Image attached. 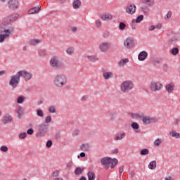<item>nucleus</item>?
Masks as SVG:
<instances>
[{
    "mask_svg": "<svg viewBox=\"0 0 180 180\" xmlns=\"http://www.w3.org/2000/svg\"><path fill=\"white\" fill-rule=\"evenodd\" d=\"M13 118L11 115H5L3 117L2 122L4 124H8V123H11L12 122Z\"/></svg>",
    "mask_w": 180,
    "mask_h": 180,
    "instance_id": "b1692460",
    "label": "nucleus"
},
{
    "mask_svg": "<svg viewBox=\"0 0 180 180\" xmlns=\"http://www.w3.org/2000/svg\"><path fill=\"white\" fill-rule=\"evenodd\" d=\"M125 49H131L134 46V39L133 38H127L124 41Z\"/></svg>",
    "mask_w": 180,
    "mask_h": 180,
    "instance_id": "4468645a",
    "label": "nucleus"
},
{
    "mask_svg": "<svg viewBox=\"0 0 180 180\" xmlns=\"http://www.w3.org/2000/svg\"><path fill=\"white\" fill-rule=\"evenodd\" d=\"M78 134H79V130L75 129V131H73L72 136H78Z\"/></svg>",
    "mask_w": 180,
    "mask_h": 180,
    "instance_id": "4d7b16f0",
    "label": "nucleus"
},
{
    "mask_svg": "<svg viewBox=\"0 0 180 180\" xmlns=\"http://www.w3.org/2000/svg\"><path fill=\"white\" fill-rule=\"evenodd\" d=\"M8 6L11 11H15L19 8V0H9Z\"/></svg>",
    "mask_w": 180,
    "mask_h": 180,
    "instance_id": "f8f14e48",
    "label": "nucleus"
},
{
    "mask_svg": "<svg viewBox=\"0 0 180 180\" xmlns=\"http://www.w3.org/2000/svg\"><path fill=\"white\" fill-rule=\"evenodd\" d=\"M85 155H86L85 153L82 152V153H80L79 155L77 156V158H79L80 157L84 158V157H85Z\"/></svg>",
    "mask_w": 180,
    "mask_h": 180,
    "instance_id": "e2e57ef3",
    "label": "nucleus"
},
{
    "mask_svg": "<svg viewBox=\"0 0 180 180\" xmlns=\"http://www.w3.org/2000/svg\"><path fill=\"white\" fill-rule=\"evenodd\" d=\"M41 40L40 39H31L29 43L30 44H31V46H36V44H39V43H41Z\"/></svg>",
    "mask_w": 180,
    "mask_h": 180,
    "instance_id": "2f4dec72",
    "label": "nucleus"
},
{
    "mask_svg": "<svg viewBox=\"0 0 180 180\" xmlns=\"http://www.w3.org/2000/svg\"><path fill=\"white\" fill-rule=\"evenodd\" d=\"M171 53L173 56H176L178 54H179V49H178L177 47H174L172 49Z\"/></svg>",
    "mask_w": 180,
    "mask_h": 180,
    "instance_id": "c9c22d12",
    "label": "nucleus"
},
{
    "mask_svg": "<svg viewBox=\"0 0 180 180\" xmlns=\"http://www.w3.org/2000/svg\"><path fill=\"white\" fill-rule=\"evenodd\" d=\"M119 29L120 30H124L126 29V24L123 22H120Z\"/></svg>",
    "mask_w": 180,
    "mask_h": 180,
    "instance_id": "c03bdc74",
    "label": "nucleus"
},
{
    "mask_svg": "<svg viewBox=\"0 0 180 180\" xmlns=\"http://www.w3.org/2000/svg\"><path fill=\"white\" fill-rule=\"evenodd\" d=\"M96 26H97V27H101V26H102V22H101V20H97V22H96Z\"/></svg>",
    "mask_w": 180,
    "mask_h": 180,
    "instance_id": "13d9d810",
    "label": "nucleus"
},
{
    "mask_svg": "<svg viewBox=\"0 0 180 180\" xmlns=\"http://www.w3.org/2000/svg\"><path fill=\"white\" fill-rule=\"evenodd\" d=\"M82 151H89L91 150V146L89 143H83L80 146Z\"/></svg>",
    "mask_w": 180,
    "mask_h": 180,
    "instance_id": "393cba45",
    "label": "nucleus"
},
{
    "mask_svg": "<svg viewBox=\"0 0 180 180\" xmlns=\"http://www.w3.org/2000/svg\"><path fill=\"white\" fill-rule=\"evenodd\" d=\"M139 11L143 13V15H150V7L146 5H142L139 7Z\"/></svg>",
    "mask_w": 180,
    "mask_h": 180,
    "instance_id": "aec40b11",
    "label": "nucleus"
},
{
    "mask_svg": "<svg viewBox=\"0 0 180 180\" xmlns=\"http://www.w3.org/2000/svg\"><path fill=\"white\" fill-rule=\"evenodd\" d=\"M20 83V75L18 72L15 75L11 77L8 85L13 88V89H16V87L18 86Z\"/></svg>",
    "mask_w": 180,
    "mask_h": 180,
    "instance_id": "423d86ee",
    "label": "nucleus"
},
{
    "mask_svg": "<svg viewBox=\"0 0 180 180\" xmlns=\"http://www.w3.org/2000/svg\"><path fill=\"white\" fill-rule=\"evenodd\" d=\"M165 180H172V177H171V176L165 177Z\"/></svg>",
    "mask_w": 180,
    "mask_h": 180,
    "instance_id": "774afa93",
    "label": "nucleus"
},
{
    "mask_svg": "<svg viewBox=\"0 0 180 180\" xmlns=\"http://www.w3.org/2000/svg\"><path fill=\"white\" fill-rule=\"evenodd\" d=\"M101 164L103 167H105V169H109V165H110L111 169H113L117 164H119V160L116 158L112 159L110 157H105L101 158Z\"/></svg>",
    "mask_w": 180,
    "mask_h": 180,
    "instance_id": "f03ea898",
    "label": "nucleus"
},
{
    "mask_svg": "<svg viewBox=\"0 0 180 180\" xmlns=\"http://www.w3.org/2000/svg\"><path fill=\"white\" fill-rule=\"evenodd\" d=\"M52 178L53 180L58 179L61 177H60V171L56 170L52 174Z\"/></svg>",
    "mask_w": 180,
    "mask_h": 180,
    "instance_id": "7c9ffc66",
    "label": "nucleus"
},
{
    "mask_svg": "<svg viewBox=\"0 0 180 180\" xmlns=\"http://www.w3.org/2000/svg\"><path fill=\"white\" fill-rule=\"evenodd\" d=\"M144 19V15H139L136 20H132V23H141Z\"/></svg>",
    "mask_w": 180,
    "mask_h": 180,
    "instance_id": "cd10ccee",
    "label": "nucleus"
},
{
    "mask_svg": "<svg viewBox=\"0 0 180 180\" xmlns=\"http://www.w3.org/2000/svg\"><path fill=\"white\" fill-rule=\"evenodd\" d=\"M72 32H73L74 33L78 32V28L77 27H72Z\"/></svg>",
    "mask_w": 180,
    "mask_h": 180,
    "instance_id": "69168bd1",
    "label": "nucleus"
},
{
    "mask_svg": "<svg viewBox=\"0 0 180 180\" xmlns=\"http://www.w3.org/2000/svg\"><path fill=\"white\" fill-rule=\"evenodd\" d=\"M37 115L38 117H44V112H43V110L41 109H38L37 110Z\"/></svg>",
    "mask_w": 180,
    "mask_h": 180,
    "instance_id": "4c0bfd02",
    "label": "nucleus"
},
{
    "mask_svg": "<svg viewBox=\"0 0 180 180\" xmlns=\"http://www.w3.org/2000/svg\"><path fill=\"white\" fill-rule=\"evenodd\" d=\"M1 33L0 34V43H4L6 39H9L11 37V35L12 33H13V30H15V28L12 27V25H8V27L1 25Z\"/></svg>",
    "mask_w": 180,
    "mask_h": 180,
    "instance_id": "f257e3e1",
    "label": "nucleus"
},
{
    "mask_svg": "<svg viewBox=\"0 0 180 180\" xmlns=\"http://www.w3.org/2000/svg\"><path fill=\"white\" fill-rule=\"evenodd\" d=\"M15 112L17 113L18 119H22L23 113H25V109H23L22 106L17 105L15 106Z\"/></svg>",
    "mask_w": 180,
    "mask_h": 180,
    "instance_id": "f3484780",
    "label": "nucleus"
},
{
    "mask_svg": "<svg viewBox=\"0 0 180 180\" xmlns=\"http://www.w3.org/2000/svg\"><path fill=\"white\" fill-rule=\"evenodd\" d=\"M101 18L102 20H112L113 15L109 13H103L101 15Z\"/></svg>",
    "mask_w": 180,
    "mask_h": 180,
    "instance_id": "5701e85b",
    "label": "nucleus"
},
{
    "mask_svg": "<svg viewBox=\"0 0 180 180\" xmlns=\"http://www.w3.org/2000/svg\"><path fill=\"white\" fill-rule=\"evenodd\" d=\"M131 127L133 129V130H139L140 129V125L137 122H133L131 124Z\"/></svg>",
    "mask_w": 180,
    "mask_h": 180,
    "instance_id": "e433bc0d",
    "label": "nucleus"
},
{
    "mask_svg": "<svg viewBox=\"0 0 180 180\" xmlns=\"http://www.w3.org/2000/svg\"><path fill=\"white\" fill-rule=\"evenodd\" d=\"M49 124V123H51V115H48L45 118V124Z\"/></svg>",
    "mask_w": 180,
    "mask_h": 180,
    "instance_id": "09e8293b",
    "label": "nucleus"
},
{
    "mask_svg": "<svg viewBox=\"0 0 180 180\" xmlns=\"http://www.w3.org/2000/svg\"><path fill=\"white\" fill-rule=\"evenodd\" d=\"M178 40L177 38H174V39H169V43H171L172 44H174V43H176V41Z\"/></svg>",
    "mask_w": 180,
    "mask_h": 180,
    "instance_id": "bf43d9fd",
    "label": "nucleus"
},
{
    "mask_svg": "<svg viewBox=\"0 0 180 180\" xmlns=\"http://www.w3.org/2000/svg\"><path fill=\"white\" fill-rule=\"evenodd\" d=\"M140 154L141 155H147V154H148V149L145 148L141 150Z\"/></svg>",
    "mask_w": 180,
    "mask_h": 180,
    "instance_id": "a18cd8bd",
    "label": "nucleus"
},
{
    "mask_svg": "<svg viewBox=\"0 0 180 180\" xmlns=\"http://www.w3.org/2000/svg\"><path fill=\"white\" fill-rule=\"evenodd\" d=\"M133 88H134V84H133L131 80L124 81L120 84V91L123 94L130 92Z\"/></svg>",
    "mask_w": 180,
    "mask_h": 180,
    "instance_id": "20e7f679",
    "label": "nucleus"
},
{
    "mask_svg": "<svg viewBox=\"0 0 180 180\" xmlns=\"http://www.w3.org/2000/svg\"><path fill=\"white\" fill-rule=\"evenodd\" d=\"M112 154H117L119 153V149L115 148L111 150Z\"/></svg>",
    "mask_w": 180,
    "mask_h": 180,
    "instance_id": "680f3d73",
    "label": "nucleus"
},
{
    "mask_svg": "<svg viewBox=\"0 0 180 180\" xmlns=\"http://www.w3.org/2000/svg\"><path fill=\"white\" fill-rule=\"evenodd\" d=\"M33 133H34V130H33L32 128L27 131V134H29L30 136H32Z\"/></svg>",
    "mask_w": 180,
    "mask_h": 180,
    "instance_id": "864d4df0",
    "label": "nucleus"
},
{
    "mask_svg": "<svg viewBox=\"0 0 180 180\" xmlns=\"http://www.w3.org/2000/svg\"><path fill=\"white\" fill-rule=\"evenodd\" d=\"M172 137H175V139H180V133H178L175 131H172L170 132Z\"/></svg>",
    "mask_w": 180,
    "mask_h": 180,
    "instance_id": "f704fd0d",
    "label": "nucleus"
},
{
    "mask_svg": "<svg viewBox=\"0 0 180 180\" xmlns=\"http://www.w3.org/2000/svg\"><path fill=\"white\" fill-rule=\"evenodd\" d=\"M136 9L137 7L135 4H130L125 8V13L127 15H134V13H136Z\"/></svg>",
    "mask_w": 180,
    "mask_h": 180,
    "instance_id": "ddd939ff",
    "label": "nucleus"
},
{
    "mask_svg": "<svg viewBox=\"0 0 180 180\" xmlns=\"http://www.w3.org/2000/svg\"><path fill=\"white\" fill-rule=\"evenodd\" d=\"M49 131V125L42 122L38 127V132L37 133V137H44Z\"/></svg>",
    "mask_w": 180,
    "mask_h": 180,
    "instance_id": "6e6552de",
    "label": "nucleus"
},
{
    "mask_svg": "<svg viewBox=\"0 0 180 180\" xmlns=\"http://www.w3.org/2000/svg\"><path fill=\"white\" fill-rule=\"evenodd\" d=\"M110 49V42H102L99 45V49L102 53H106Z\"/></svg>",
    "mask_w": 180,
    "mask_h": 180,
    "instance_id": "2eb2a0df",
    "label": "nucleus"
},
{
    "mask_svg": "<svg viewBox=\"0 0 180 180\" xmlns=\"http://www.w3.org/2000/svg\"><path fill=\"white\" fill-rule=\"evenodd\" d=\"M5 74H6V71L5 70L0 71V77H3V75H5Z\"/></svg>",
    "mask_w": 180,
    "mask_h": 180,
    "instance_id": "338daca9",
    "label": "nucleus"
},
{
    "mask_svg": "<svg viewBox=\"0 0 180 180\" xmlns=\"http://www.w3.org/2000/svg\"><path fill=\"white\" fill-rule=\"evenodd\" d=\"M27 134L26 132H23L19 134V139L22 140L23 139H26Z\"/></svg>",
    "mask_w": 180,
    "mask_h": 180,
    "instance_id": "49530a36",
    "label": "nucleus"
},
{
    "mask_svg": "<svg viewBox=\"0 0 180 180\" xmlns=\"http://www.w3.org/2000/svg\"><path fill=\"white\" fill-rule=\"evenodd\" d=\"M49 112L50 113H56V107L53 105H51L49 108Z\"/></svg>",
    "mask_w": 180,
    "mask_h": 180,
    "instance_id": "de8ad7c7",
    "label": "nucleus"
},
{
    "mask_svg": "<svg viewBox=\"0 0 180 180\" xmlns=\"http://www.w3.org/2000/svg\"><path fill=\"white\" fill-rule=\"evenodd\" d=\"M179 123H180V118H176L174 121V125L178 126V124H179Z\"/></svg>",
    "mask_w": 180,
    "mask_h": 180,
    "instance_id": "052dcab7",
    "label": "nucleus"
},
{
    "mask_svg": "<svg viewBox=\"0 0 180 180\" xmlns=\"http://www.w3.org/2000/svg\"><path fill=\"white\" fill-rule=\"evenodd\" d=\"M148 57V53L146 51H142L138 56V60L139 61H144Z\"/></svg>",
    "mask_w": 180,
    "mask_h": 180,
    "instance_id": "6ab92c4d",
    "label": "nucleus"
},
{
    "mask_svg": "<svg viewBox=\"0 0 180 180\" xmlns=\"http://www.w3.org/2000/svg\"><path fill=\"white\" fill-rule=\"evenodd\" d=\"M128 62H129V58H124V59L120 60L118 62V64L120 67H123V65H124V64H127Z\"/></svg>",
    "mask_w": 180,
    "mask_h": 180,
    "instance_id": "473e14b6",
    "label": "nucleus"
},
{
    "mask_svg": "<svg viewBox=\"0 0 180 180\" xmlns=\"http://www.w3.org/2000/svg\"><path fill=\"white\" fill-rule=\"evenodd\" d=\"M26 98L23 96H19L18 98H17V102L18 103H23L25 102V99Z\"/></svg>",
    "mask_w": 180,
    "mask_h": 180,
    "instance_id": "ea45409f",
    "label": "nucleus"
},
{
    "mask_svg": "<svg viewBox=\"0 0 180 180\" xmlns=\"http://www.w3.org/2000/svg\"><path fill=\"white\" fill-rule=\"evenodd\" d=\"M46 147L48 148H50V147H51V146H53V141H51V140H49L47 142H46Z\"/></svg>",
    "mask_w": 180,
    "mask_h": 180,
    "instance_id": "3c124183",
    "label": "nucleus"
},
{
    "mask_svg": "<svg viewBox=\"0 0 180 180\" xmlns=\"http://www.w3.org/2000/svg\"><path fill=\"white\" fill-rule=\"evenodd\" d=\"M88 60H89V61H93L95 62L96 61V60H98V58L96 57L95 56H87Z\"/></svg>",
    "mask_w": 180,
    "mask_h": 180,
    "instance_id": "37998d69",
    "label": "nucleus"
},
{
    "mask_svg": "<svg viewBox=\"0 0 180 180\" xmlns=\"http://www.w3.org/2000/svg\"><path fill=\"white\" fill-rule=\"evenodd\" d=\"M67 82H68V79L64 74L57 75L53 78V85H55L56 88H63L65 86Z\"/></svg>",
    "mask_w": 180,
    "mask_h": 180,
    "instance_id": "7ed1b4c3",
    "label": "nucleus"
},
{
    "mask_svg": "<svg viewBox=\"0 0 180 180\" xmlns=\"http://www.w3.org/2000/svg\"><path fill=\"white\" fill-rule=\"evenodd\" d=\"M66 53L67 54H68V56H72V54H74V49L72 48H68L66 50Z\"/></svg>",
    "mask_w": 180,
    "mask_h": 180,
    "instance_id": "a19ab883",
    "label": "nucleus"
},
{
    "mask_svg": "<svg viewBox=\"0 0 180 180\" xmlns=\"http://www.w3.org/2000/svg\"><path fill=\"white\" fill-rule=\"evenodd\" d=\"M148 168H149V169H155V168H157V161L155 160L151 161L149 163Z\"/></svg>",
    "mask_w": 180,
    "mask_h": 180,
    "instance_id": "c85d7f7f",
    "label": "nucleus"
},
{
    "mask_svg": "<svg viewBox=\"0 0 180 180\" xmlns=\"http://www.w3.org/2000/svg\"><path fill=\"white\" fill-rule=\"evenodd\" d=\"M124 168V166H121V167H120V169H119V172H120V174H123Z\"/></svg>",
    "mask_w": 180,
    "mask_h": 180,
    "instance_id": "0e129e2a",
    "label": "nucleus"
},
{
    "mask_svg": "<svg viewBox=\"0 0 180 180\" xmlns=\"http://www.w3.org/2000/svg\"><path fill=\"white\" fill-rule=\"evenodd\" d=\"M165 91L167 92V94H172L174 91H175V84L174 83H169L165 85Z\"/></svg>",
    "mask_w": 180,
    "mask_h": 180,
    "instance_id": "a211bd4d",
    "label": "nucleus"
},
{
    "mask_svg": "<svg viewBox=\"0 0 180 180\" xmlns=\"http://www.w3.org/2000/svg\"><path fill=\"white\" fill-rule=\"evenodd\" d=\"M155 29H158V30H160V29H162V24H157L156 25H155Z\"/></svg>",
    "mask_w": 180,
    "mask_h": 180,
    "instance_id": "603ef678",
    "label": "nucleus"
},
{
    "mask_svg": "<svg viewBox=\"0 0 180 180\" xmlns=\"http://www.w3.org/2000/svg\"><path fill=\"white\" fill-rule=\"evenodd\" d=\"M81 6V1L79 0H74L72 1L73 9H79Z\"/></svg>",
    "mask_w": 180,
    "mask_h": 180,
    "instance_id": "a878e982",
    "label": "nucleus"
},
{
    "mask_svg": "<svg viewBox=\"0 0 180 180\" xmlns=\"http://www.w3.org/2000/svg\"><path fill=\"white\" fill-rule=\"evenodd\" d=\"M0 150H1V151L2 153H7V151H8V146H2L1 147V148H0Z\"/></svg>",
    "mask_w": 180,
    "mask_h": 180,
    "instance_id": "8fccbe9b",
    "label": "nucleus"
},
{
    "mask_svg": "<svg viewBox=\"0 0 180 180\" xmlns=\"http://www.w3.org/2000/svg\"><path fill=\"white\" fill-rule=\"evenodd\" d=\"M148 29L149 32H153L155 30V25H150Z\"/></svg>",
    "mask_w": 180,
    "mask_h": 180,
    "instance_id": "5fc2aeb1",
    "label": "nucleus"
},
{
    "mask_svg": "<svg viewBox=\"0 0 180 180\" xmlns=\"http://www.w3.org/2000/svg\"><path fill=\"white\" fill-rule=\"evenodd\" d=\"M149 88L152 92H155L157 91H161L162 89V84L157 82H152L150 84Z\"/></svg>",
    "mask_w": 180,
    "mask_h": 180,
    "instance_id": "9b49d317",
    "label": "nucleus"
},
{
    "mask_svg": "<svg viewBox=\"0 0 180 180\" xmlns=\"http://www.w3.org/2000/svg\"><path fill=\"white\" fill-rule=\"evenodd\" d=\"M172 16V11H169L165 15V20H168L171 19V17Z\"/></svg>",
    "mask_w": 180,
    "mask_h": 180,
    "instance_id": "58836bf2",
    "label": "nucleus"
},
{
    "mask_svg": "<svg viewBox=\"0 0 180 180\" xmlns=\"http://www.w3.org/2000/svg\"><path fill=\"white\" fill-rule=\"evenodd\" d=\"M103 77L105 79H110V78H113V73L112 72H104L103 73Z\"/></svg>",
    "mask_w": 180,
    "mask_h": 180,
    "instance_id": "bb28decb",
    "label": "nucleus"
},
{
    "mask_svg": "<svg viewBox=\"0 0 180 180\" xmlns=\"http://www.w3.org/2000/svg\"><path fill=\"white\" fill-rule=\"evenodd\" d=\"M158 122V119L155 117H150L148 115H143L142 117V123L144 126H148V124H151V123H157Z\"/></svg>",
    "mask_w": 180,
    "mask_h": 180,
    "instance_id": "1a4fd4ad",
    "label": "nucleus"
},
{
    "mask_svg": "<svg viewBox=\"0 0 180 180\" xmlns=\"http://www.w3.org/2000/svg\"><path fill=\"white\" fill-rule=\"evenodd\" d=\"M146 4L148 6H153L154 5V0H150Z\"/></svg>",
    "mask_w": 180,
    "mask_h": 180,
    "instance_id": "6e6d98bb",
    "label": "nucleus"
},
{
    "mask_svg": "<svg viewBox=\"0 0 180 180\" xmlns=\"http://www.w3.org/2000/svg\"><path fill=\"white\" fill-rule=\"evenodd\" d=\"M18 18H19L18 13H14L11 15L7 16L3 20L1 25H3V26H6V27H8V26H11V27H13L11 22H15V20H18Z\"/></svg>",
    "mask_w": 180,
    "mask_h": 180,
    "instance_id": "39448f33",
    "label": "nucleus"
},
{
    "mask_svg": "<svg viewBox=\"0 0 180 180\" xmlns=\"http://www.w3.org/2000/svg\"><path fill=\"white\" fill-rule=\"evenodd\" d=\"M126 137V132L121 131L114 137V140L115 141H119L120 140H123Z\"/></svg>",
    "mask_w": 180,
    "mask_h": 180,
    "instance_id": "412c9836",
    "label": "nucleus"
},
{
    "mask_svg": "<svg viewBox=\"0 0 180 180\" xmlns=\"http://www.w3.org/2000/svg\"><path fill=\"white\" fill-rule=\"evenodd\" d=\"M49 64L54 70H61L63 68V63L60 61L58 56H53L50 60Z\"/></svg>",
    "mask_w": 180,
    "mask_h": 180,
    "instance_id": "0eeeda50",
    "label": "nucleus"
},
{
    "mask_svg": "<svg viewBox=\"0 0 180 180\" xmlns=\"http://www.w3.org/2000/svg\"><path fill=\"white\" fill-rule=\"evenodd\" d=\"M129 116L134 119L135 120H139V119H142L144 117V112H131L129 113Z\"/></svg>",
    "mask_w": 180,
    "mask_h": 180,
    "instance_id": "dca6fc26",
    "label": "nucleus"
},
{
    "mask_svg": "<svg viewBox=\"0 0 180 180\" xmlns=\"http://www.w3.org/2000/svg\"><path fill=\"white\" fill-rule=\"evenodd\" d=\"M18 74H20V77H22L24 80L26 82L30 81L32 78H33V73L27 71V70H20L18 71Z\"/></svg>",
    "mask_w": 180,
    "mask_h": 180,
    "instance_id": "9d476101",
    "label": "nucleus"
},
{
    "mask_svg": "<svg viewBox=\"0 0 180 180\" xmlns=\"http://www.w3.org/2000/svg\"><path fill=\"white\" fill-rule=\"evenodd\" d=\"M87 177L89 180H95V173L94 172H89Z\"/></svg>",
    "mask_w": 180,
    "mask_h": 180,
    "instance_id": "72a5a7b5",
    "label": "nucleus"
},
{
    "mask_svg": "<svg viewBox=\"0 0 180 180\" xmlns=\"http://www.w3.org/2000/svg\"><path fill=\"white\" fill-rule=\"evenodd\" d=\"M82 169L81 167H77L75 170V174L76 175H79L80 174H82Z\"/></svg>",
    "mask_w": 180,
    "mask_h": 180,
    "instance_id": "79ce46f5",
    "label": "nucleus"
},
{
    "mask_svg": "<svg viewBox=\"0 0 180 180\" xmlns=\"http://www.w3.org/2000/svg\"><path fill=\"white\" fill-rule=\"evenodd\" d=\"M162 143V139L158 138L154 141L153 146L155 147H160V146H161Z\"/></svg>",
    "mask_w": 180,
    "mask_h": 180,
    "instance_id": "c756f323",
    "label": "nucleus"
},
{
    "mask_svg": "<svg viewBox=\"0 0 180 180\" xmlns=\"http://www.w3.org/2000/svg\"><path fill=\"white\" fill-rule=\"evenodd\" d=\"M41 9V6L39 5L38 6H35L34 8H30L28 10L29 15H34V13H39V11Z\"/></svg>",
    "mask_w": 180,
    "mask_h": 180,
    "instance_id": "4be33fe9",
    "label": "nucleus"
}]
</instances>
